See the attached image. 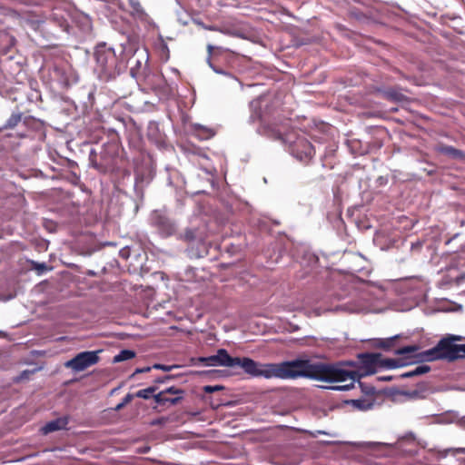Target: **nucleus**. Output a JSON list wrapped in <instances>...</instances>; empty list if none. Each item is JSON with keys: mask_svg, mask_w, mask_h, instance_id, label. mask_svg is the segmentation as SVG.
I'll list each match as a JSON object with an SVG mask.
<instances>
[{"mask_svg": "<svg viewBox=\"0 0 465 465\" xmlns=\"http://www.w3.org/2000/svg\"><path fill=\"white\" fill-rule=\"evenodd\" d=\"M338 371L330 363L312 362L307 359H296L280 363H260L255 361L253 377L282 380L304 377L333 382L332 375Z\"/></svg>", "mask_w": 465, "mask_h": 465, "instance_id": "f257e3e1", "label": "nucleus"}, {"mask_svg": "<svg viewBox=\"0 0 465 465\" xmlns=\"http://www.w3.org/2000/svg\"><path fill=\"white\" fill-rule=\"evenodd\" d=\"M380 353H361L359 354L360 365L355 361H339L331 364L332 368L338 372L332 375L333 382H343L350 381L344 385L331 386L329 389L333 391H349L354 387L356 381H360L362 377L371 375L376 372L377 366H380Z\"/></svg>", "mask_w": 465, "mask_h": 465, "instance_id": "f03ea898", "label": "nucleus"}, {"mask_svg": "<svg viewBox=\"0 0 465 465\" xmlns=\"http://www.w3.org/2000/svg\"><path fill=\"white\" fill-rule=\"evenodd\" d=\"M460 336L451 335L441 339L436 346L431 349L418 352L420 347L417 345L404 346L395 351L397 355H405L407 359L416 358L420 361H432L437 360H447L449 361L465 358V344H457Z\"/></svg>", "mask_w": 465, "mask_h": 465, "instance_id": "7ed1b4c3", "label": "nucleus"}, {"mask_svg": "<svg viewBox=\"0 0 465 465\" xmlns=\"http://www.w3.org/2000/svg\"><path fill=\"white\" fill-rule=\"evenodd\" d=\"M288 124L278 126L268 124L262 127V134L268 137L280 140L289 145L290 153L299 161L308 163L314 155V148L303 134L294 130L287 132Z\"/></svg>", "mask_w": 465, "mask_h": 465, "instance_id": "20e7f679", "label": "nucleus"}, {"mask_svg": "<svg viewBox=\"0 0 465 465\" xmlns=\"http://www.w3.org/2000/svg\"><path fill=\"white\" fill-rule=\"evenodd\" d=\"M94 73L104 82L114 79L121 72V63L115 50L106 43H99L94 51Z\"/></svg>", "mask_w": 465, "mask_h": 465, "instance_id": "39448f33", "label": "nucleus"}, {"mask_svg": "<svg viewBox=\"0 0 465 465\" xmlns=\"http://www.w3.org/2000/svg\"><path fill=\"white\" fill-rule=\"evenodd\" d=\"M206 366L241 367L245 373L253 377L255 361L248 357H232L225 349H219L216 354L199 359Z\"/></svg>", "mask_w": 465, "mask_h": 465, "instance_id": "423d86ee", "label": "nucleus"}, {"mask_svg": "<svg viewBox=\"0 0 465 465\" xmlns=\"http://www.w3.org/2000/svg\"><path fill=\"white\" fill-rule=\"evenodd\" d=\"M100 351H86L76 354L73 359L65 362V367L74 371H83L99 361Z\"/></svg>", "mask_w": 465, "mask_h": 465, "instance_id": "0eeeda50", "label": "nucleus"}, {"mask_svg": "<svg viewBox=\"0 0 465 465\" xmlns=\"http://www.w3.org/2000/svg\"><path fill=\"white\" fill-rule=\"evenodd\" d=\"M150 222L163 237L171 236L176 231L174 223L172 222L165 213L160 211L152 213Z\"/></svg>", "mask_w": 465, "mask_h": 465, "instance_id": "6e6552de", "label": "nucleus"}, {"mask_svg": "<svg viewBox=\"0 0 465 465\" xmlns=\"http://www.w3.org/2000/svg\"><path fill=\"white\" fill-rule=\"evenodd\" d=\"M98 154L94 149H91L89 153L90 165L99 172L106 173L114 166V157L109 154L105 149L100 152V161H98Z\"/></svg>", "mask_w": 465, "mask_h": 465, "instance_id": "1a4fd4ad", "label": "nucleus"}, {"mask_svg": "<svg viewBox=\"0 0 465 465\" xmlns=\"http://www.w3.org/2000/svg\"><path fill=\"white\" fill-rule=\"evenodd\" d=\"M69 423V419L66 416L59 417L57 419H54L53 420L48 421L45 423L42 428L41 431L44 435H46L48 433L64 430L66 429L67 425Z\"/></svg>", "mask_w": 465, "mask_h": 465, "instance_id": "9d476101", "label": "nucleus"}, {"mask_svg": "<svg viewBox=\"0 0 465 465\" xmlns=\"http://www.w3.org/2000/svg\"><path fill=\"white\" fill-rule=\"evenodd\" d=\"M437 153L446 155L452 160L465 161V152L447 144H438L435 147Z\"/></svg>", "mask_w": 465, "mask_h": 465, "instance_id": "9b49d317", "label": "nucleus"}, {"mask_svg": "<svg viewBox=\"0 0 465 465\" xmlns=\"http://www.w3.org/2000/svg\"><path fill=\"white\" fill-rule=\"evenodd\" d=\"M128 3L131 7L130 14L134 19L142 22H146L149 19V15L142 6L139 0H128Z\"/></svg>", "mask_w": 465, "mask_h": 465, "instance_id": "f8f14e48", "label": "nucleus"}, {"mask_svg": "<svg viewBox=\"0 0 465 465\" xmlns=\"http://www.w3.org/2000/svg\"><path fill=\"white\" fill-rule=\"evenodd\" d=\"M205 238L204 232L199 229L188 228L181 236V239L186 242H203Z\"/></svg>", "mask_w": 465, "mask_h": 465, "instance_id": "ddd939ff", "label": "nucleus"}, {"mask_svg": "<svg viewBox=\"0 0 465 465\" xmlns=\"http://www.w3.org/2000/svg\"><path fill=\"white\" fill-rule=\"evenodd\" d=\"M153 399L154 401L160 405H165L167 403L175 405L183 399V396H175L172 398L165 395V392H159L153 395Z\"/></svg>", "mask_w": 465, "mask_h": 465, "instance_id": "4468645a", "label": "nucleus"}, {"mask_svg": "<svg viewBox=\"0 0 465 465\" xmlns=\"http://www.w3.org/2000/svg\"><path fill=\"white\" fill-rule=\"evenodd\" d=\"M134 357H135V351H134L125 349V350L120 351L119 353H117L114 357L113 362L114 363H118V362H121V361L131 360V359H133Z\"/></svg>", "mask_w": 465, "mask_h": 465, "instance_id": "2eb2a0df", "label": "nucleus"}, {"mask_svg": "<svg viewBox=\"0 0 465 465\" xmlns=\"http://www.w3.org/2000/svg\"><path fill=\"white\" fill-rule=\"evenodd\" d=\"M194 131L196 135L202 140H207L214 135V132L212 129L204 127L201 124H195Z\"/></svg>", "mask_w": 465, "mask_h": 465, "instance_id": "dca6fc26", "label": "nucleus"}, {"mask_svg": "<svg viewBox=\"0 0 465 465\" xmlns=\"http://www.w3.org/2000/svg\"><path fill=\"white\" fill-rule=\"evenodd\" d=\"M430 368L428 365H419L414 370L404 372L401 375V378H411L414 376L422 375L430 371Z\"/></svg>", "mask_w": 465, "mask_h": 465, "instance_id": "f3484780", "label": "nucleus"}, {"mask_svg": "<svg viewBox=\"0 0 465 465\" xmlns=\"http://www.w3.org/2000/svg\"><path fill=\"white\" fill-rule=\"evenodd\" d=\"M407 364V362H402L401 360H396V359H381V357L380 358V366L381 367H385V368H388V369H396V368H399L401 366H403Z\"/></svg>", "mask_w": 465, "mask_h": 465, "instance_id": "a211bd4d", "label": "nucleus"}, {"mask_svg": "<svg viewBox=\"0 0 465 465\" xmlns=\"http://www.w3.org/2000/svg\"><path fill=\"white\" fill-rule=\"evenodd\" d=\"M22 120V114L21 113H14L12 115L8 118L5 124L4 125V129H12L15 127Z\"/></svg>", "mask_w": 465, "mask_h": 465, "instance_id": "6ab92c4d", "label": "nucleus"}, {"mask_svg": "<svg viewBox=\"0 0 465 465\" xmlns=\"http://www.w3.org/2000/svg\"><path fill=\"white\" fill-rule=\"evenodd\" d=\"M385 96L391 101L402 102L406 100V96L399 91L391 89L385 93Z\"/></svg>", "mask_w": 465, "mask_h": 465, "instance_id": "aec40b11", "label": "nucleus"}, {"mask_svg": "<svg viewBox=\"0 0 465 465\" xmlns=\"http://www.w3.org/2000/svg\"><path fill=\"white\" fill-rule=\"evenodd\" d=\"M451 266L456 268L465 267V252H459L453 256Z\"/></svg>", "mask_w": 465, "mask_h": 465, "instance_id": "412c9836", "label": "nucleus"}, {"mask_svg": "<svg viewBox=\"0 0 465 465\" xmlns=\"http://www.w3.org/2000/svg\"><path fill=\"white\" fill-rule=\"evenodd\" d=\"M405 443L414 444L415 443V436L413 433H408L405 436L399 439L396 445L399 449L403 448Z\"/></svg>", "mask_w": 465, "mask_h": 465, "instance_id": "4be33fe9", "label": "nucleus"}, {"mask_svg": "<svg viewBox=\"0 0 465 465\" xmlns=\"http://www.w3.org/2000/svg\"><path fill=\"white\" fill-rule=\"evenodd\" d=\"M156 391V387L152 386L136 392L135 396L142 399H149Z\"/></svg>", "mask_w": 465, "mask_h": 465, "instance_id": "5701e85b", "label": "nucleus"}, {"mask_svg": "<svg viewBox=\"0 0 465 465\" xmlns=\"http://www.w3.org/2000/svg\"><path fill=\"white\" fill-rule=\"evenodd\" d=\"M352 259L355 262V266L351 268V270L355 272H360L363 269L361 265V262L364 260V257L360 253H353Z\"/></svg>", "mask_w": 465, "mask_h": 465, "instance_id": "b1692460", "label": "nucleus"}, {"mask_svg": "<svg viewBox=\"0 0 465 465\" xmlns=\"http://www.w3.org/2000/svg\"><path fill=\"white\" fill-rule=\"evenodd\" d=\"M352 404L359 410H369L372 406V403L367 402L365 400H353Z\"/></svg>", "mask_w": 465, "mask_h": 465, "instance_id": "393cba45", "label": "nucleus"}, {"mask_svg": "<svg viewBox=\"0 0 465 465\" xmlns=\"http://www.w3.org/2000/svg\"><path fill=\"white\" fill-rule=\"evenodd\" d=\"M134 399V395L131 394V393H128L124 396V398L123 399V401L118 403L115 407H114V411H121L125 405H127L128 403H130L132 401V400Z\"/></svg>", "mask_w": 465, "mask_h": 465, "instance_id": "a878e982", "label": "nucleus"}, {"mask_svg": "<svg viewBox=\"0 0 465 465\" xmlns=\"http://www.w3.org/2000/svg\"><path fill=\"white\" fill-rule=\"evenodd\" d=\"M37 369L34 370H25L23 371L20 375L15 379L16 381H22L25 380H28L31 375L35 374Z\"/></svg>", "mask_w": 465, "mask_h": 465, "instance_id": "bb28decb", "label": "nucleus"}, {"mask_svg": "<svg viewBox=\"0 0 465 465\" xmlns=\"http://www.w3.org/2000/svg\"><path fill=\"white\" fill-rule=\"evenodd\" d=\"M223 386L222 385H205L203 387V391L205 392V393H213V392H215V391H222L223 390Z\"/></svg>", "mask_w": 465, "mask_h": 465, "instance_id": "cd10ccee", "label": "nucleus"}, {"mask_svg": "<svg viewBox=\"0 0 465 465\" xmlns=\"http://www.w3.org/2000/svg\"><path fill=\"white\" fill-rule=\"evenodd\" d=\"M161 392H165V395L172 394V395H176V396H183V391H182L176 387H173V386L169 387L166 390L162 391Z\"/></svg>", "mask_w": 465, "mask_h": 465, "instance_id": "c85d7f7f", "label": "nucleus"}, {"mask_svg": "<svg viewBox=\"0 0 465 465\" xmlns=\"http://www.w3.org/2000/svg\"><path fill=\"white\" fill-rule=\"evenodd\" d=\"M175 366H173V365H164V364H160V363H156V364L153 365V369L162 370V371H170Z\"/></svg>", "mask_w": 465, "mask_h": 465, "instance_id": "c756f323", "label": "nucleus"}, {"mask_svg": "<svg viewBox=\"0 0 465 465\" xmlns=\"http://www.w3.org/2000/svg\"><path fill=\"white\" fill-rule=\"evenodd\" d=\"M395 339H396V336H395V337H392V338H390V339H388V340H383V341H381V344H380V345H381V347H382V348L389 349V348L391 346V344H392V342H393V341H394Z\"/></svg>", "mask_w": 465, "mask_h": 465, "instance_id": "7c9ffc66", "label": "nucleus"}, {"mask_svg": "<svg viewBox=\"0 0 465 465\" xmlns=\"http://www.w3.org/2000/svg\"><path fill=\"white\" fill-rule=\"evenodd\" d=\"M208 64L210 65V67L217 74H225V75H229L228 73H226L225 71H223V69H220V68H217L215 67L212 63H211V58H208Z\"/></svg>", "mask_w": 465, "mask_h": 465, "instance_id": "2f4dec72", "label": "nucleus"}, {"mask_svg": "<svg viewBox=\"0 0 465 465\" xmlns=\"http://www.w3.org/2000/svg\"><path fill=\"white\" fill-rule=\"evenodd\" d=\"M152 369H153V366L152 367H144V368H141V369H136L134 373L148 372Z\"/></svg>", "mask_w": 465, "mask_h": 465, "instance_id": "473e14b6", "label": "nucleus"}, {"mask_svg": "<svg viewBox=\"0 0 465 465\" xmlns=\"http://www.w3.org/2000/svg\"><path fill=\"white\" fill-rule=\"evenodd\" d=\"M379 381H391V376H381L378 378Z\"/></svg>", "mask_w": 465, "mask_h": 465, "instance_id": "72a5a7b5", "label": "nucleus"}, {"mask_svg": "<svg viewBox=\"0 0 465 465\" xmlns=\"http://www.w3.org/2000/svg\"><path fill=\"white\" fill-rule=\"evenodd\" d=\"M213 48L214 47L212 45H207V49H208V53H209V57L211 56Z\"/></svg>", "mask_w": 465, "mask_h": 465, "instance_id": "f704fd0d", "label": "nucleus"}, {"mask_svg": "<svg viewBox=\"0 0 465 465\" xmlns=\"http://www.w3.org/2000/svg\"><path fill=\"white\" fill-rule=\"evenodd\" d=\"M205 28H206L207 30H211V31H218L217 27L213 26V25H212V26H206Z\"/></svg>", "mask_w": 465, "mask_h": 465, "instance_id": "c9c22d12", "label": "nucleus"}, {"mask_svg": "<svg viewBox=\"0 0 465 465\" xmlns=\"http://www.w3.org/2000/svg\"><path fill=\"white\" fill-rule=\"evenodd\" d=\"M169 378H170L169 376H165V377H164V378H163V379H159L157 381H158V382H163V381H164V380L169 379Z\"/></svg>", "mask_w": 465, "mask_h": 465, "instance_id": "e433bc0d", "label": "nucleus"}, {"mask_svg": "<svg viewBox=\"0 0 465 465\" xmlns=\"http://www.w3.org/2000/svg\"><path fill=\"white\" fill-rule=\"evenodd\" d=\"M458 451L460 452V453L465 454V448L459 449Z\"/></svg>", "mask_w": 465, "mask_h": 465, "instance_id": "4c0bfd02", "label": "nucleus"}, {"mask_svg": "<svg viewBox=\"0 0 465 465\" xmlns=\"http://www.w3.org/2000/svg\"><path fill=\"white\" fill-rule=\"evenodd\" d=\"M125 252H127L125 250H122V251H121L122 255H123V256L127 257V255L125 254Z\"/></svg>", "mask_w": 465, "mask_h": 465, "instance_id": "58836bf2", "label": "nucleus"}, {"mask_svg": "<svg viewBox=\"0 0 465 465\" xmlns=\"http://www.w3.org/2000/svg\"><path fill=\"white\" fill-rule=\"evenodd\" d=\"M17 136L22 138V137H25V134H17Z\"/></svg>", "mask_w": 465, "mask_h": 465, "instance_id": "ea45409f", "label": "nucleus"}, {"mask_svg": "<svg viewBox=\"0 0 465 465\" xmlns=\"http://www.w3.org/2000/svg\"><path fill=\"white\" fill-rule=\"evenodd\" d=\"M220 31H221L222 33H224V34H226V33H227V31H224V30H220Z\"/></svg>", "mask_w": 465, "mask_h": 465, "instance_id": "a19ab883", "label": "nucleus"}]
</instances>
